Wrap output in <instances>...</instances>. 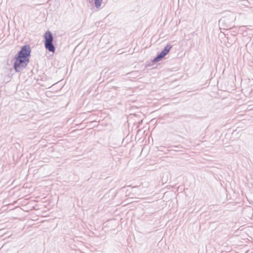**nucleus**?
Instances as JSON below:
<instances>
[{"instance_id": "nucleus-6", "label": "nucleus", "mask_w": 253, "mask_h": 253, "mask_svg": "<svg viewBox=\"0 0 253 253\" xmlns=\"http://www.w3.org/2000/svg\"><path fill=\"white\" fill-rule=\"evenodd\" d=\"M171 48V46L169 44H167L164 48V49L161 51L162 53L166 56L170 51Z\"/></svg>"}, {"instance_id": "nucleus-2", "label": "nucleus", "mask_w": 253, "mask_h": 253, "mask_svg": "<svg viewBox=\"0 0 253 253\" xmlns=\"http://www.w3.org/2000/svg\"><path fill=\"white\" fill-rule=\"evenodd\" d=\"M45 47L50 52H54L55 47L52 44L53 37L50 32L47 31L44 35Z\"/></svg>"}, {"instance_id": "nucleus-1", "label": "nucleus", "mask_w": 253, "mask_h": 253, "mask_svg": "<svg viewBox=\"0 0 253 253\" xmlns=\"http://www.w3.org/2000/svg\"><path fill=\"white\" fill-rule=\"evenodd\" d=\"M31 49L28 45L21 47L18 55L14 59V68L16 72H19L25 69L29 62Z\"/></svg>"}, {"instance_id": "nucleus-3", "label": "nucleus", "mask_w": 253, "mask_h": 253, "mask_svg": "<svg viewBox=\"0 0 253 253\" xmlns=\"http://www.w3.org/2000/svg\"><path fill=\"white\" fill-rule=\"evenodd\" d=\"M92 1H94V5L97 9L100 8L103 0H89L90 2Z\"/></svg>"}, {"instance_id": "nucleus-4", "label": "nucleus", "mask_w": 253, "mask_h": 253, "mask_svg": "<svg viewBox=\"0 0 253 253\" xmlns=\"http://www.w3.org/2000/svg\"><path fill=\"white\" fill-rule=\"evenodd\" d=\"M165 56L164 55V54L161 52L159 54L158 56L152 60V62L153 63L158 62L161 61Z\"/></svg>"}, {"instance_id": "nucleus-5", "label": "nucleus", "mask_w": 253, "mask_h": 253, "mask_svg": "<svg viewBox=\"0 0 253 253\" xmlns=\"http://www.w3.org/2000/svg\"><path fill=\"white\" fill-rule=\"evenodd\" d=\"M171 48V46L169 44H167L164 48V49L161 51L162 53L166 56L170 51Z\"/></svg>"}, {"instance_id": "nucleus-7", "label": "nucleus", "mask_w": 253, "mask_h": 253, "mask_svg": "<svg viewBox=\"0 0 253 253\" xmlns=\"http://www.w3.org/2000/svg\"><path fill=\"white\" fill-rule=\"evenodd\" d=\"M171 48V46L169 44H167L164 48V49L161 51L162 53L166 56L170 51Z\"/></svg>"}]
</instances>
